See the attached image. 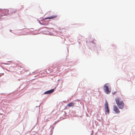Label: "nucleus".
I'll list each match as a JSON object with an SVG mask.
<instances>
[{
    "mask_svg": "<svg viewBox=\"0 0 135 135\" xmlns=\"http://www.w3.org/2000/svg\"><path fill=\"white\" fill-rule=\"evenodd\" d=\"M116 93L115 92H113L112 93V94L114 95Z\"/></svg>",
    "mask_w": 135,
    "mask_h": 135,
    "instance_id": "nucleus-9",
    "label": "nucleus"
},
{
    "mask_svg": "<svg viewBox=\"0 0 135 135\" xmlns=\"http://www.w3.org/2000/svg\"><path fill=\"white\" fill-rule=\"evenodd\" d=\"M74 103L72 102V103H69V104H68L67 105V106L70 107H71L74 106Z\"/></svg>",
    "mask_w": 135,
    "mask_h": 135,
    "instance_id": "nucleus-7",
    "label": "nucleus"
},
{
    "mask_svg": "<svg viewBox=\"0 0 135 135\" xmlns=\"http://www.w3.org/2000/svg\"><path fill=\"white\" fill-rule=\"evenodd\" d=\"M2 64H6V63H2Z\"/></svg>",
    "mask_w": 135,
    "mask_h": 135,
    "instance_id": "nucleus-10",
    "label": "nucleus"
},
{
    "mask_svg": "<svg viewBox=\"0 0 135 135\" xmlns=\"http://www.w3.org/2000/svg\"><path fill=\"white\" fill-rule=\"evenodd\" d=\"M108 84H106L104 86V89L105 92L107 94H109L110 91L109 90L108 85Z\"/></svg>",
    "mask_w": 135,
    "mask_h": 135,
    "instance_id": "nucleus-2",
    "label": "nucleus"
},
{
    "mask_svg": "<svg viewBox=\"0 0 135 135\" xmlns=\"http://www.w3.org/2000/svg\"><path fill=\"white\" fill-rule=\"evenodd\" d=\"M4 74V73H2L0 74V77Z\"/></svg>",
    "mask_w": 135,
    "mask_h": 135,
    "instance_id": "nucleus-8",
    "label": "nucleus"
},
{
    "mask_svg": "<svg viewBox=\"0 0 135 135\" xmlns=\"http://www.w3.org/2000/svg\"><path fill=\"white\" fill-rule=\"evenodd\" d=\"M115 101L117 105L119 108L120 109H123L124 105L123 101L119 98H117L115 99Z\"/></svg>",
    "mask_w": 135,
    "mask_h": 135,
    "instance_id": "nucleus-1",
    "label": "nucleus"
},
{
    "mask_svg": "<svg viewBox=\"0 0 135 135\" xmlns=\"http://www.w3.org/2000/svg\"><path fill=\"white\" fill-rule=\"evenodd\" d=\"M113 110L117 113H119L120 112L118 107L115 105H114L113 107Z\"/></svg>",
    "mask_w": 135,
    "mask_h": 135,
    "instance_id": "nucleus-4",
    "label": "nucleus"
},
{
    "mask_svg": "<svg viewBox=\"0 0 135 135\" xmlns=\"http://www.w3.org/2000/svg\"><path fill=\"white\" fill-rule=\"evenodd\" d=\"M57 17V16L56 15H54L52 16H50L49 17H46L44 18L45 20H47V19H52L53 18H54L56 17Z\"/></svg>",
    "mask_w": 135,
    "mask_h": 135,
    "instance_id": "nucleus-6",
    "label": "nucleus"
},
{
    "mask_svg": "<svg viewBox=\"0 0 135 135\" xmlns=\"http://www.w3.org/2000/svg\"><path fill=\"white\" fill-rule=\"evenodd\" d=\"M105 112L109 114V110L108 109V104L107 101H106L105 104Z\"/></svg>",
    "mask_w": 135,
    "mask_h": 135,
    "instance_id": "nucleus-3",
    "label": "nucleus"
},
{
    "mask_svg": "<svg viewBox=\"0 0 135 135\" xmlns=\"http://www.w3.org/2000/svg\"><path fill=\"white\" fill-rule=\"evenodd\" d=\"M54 91V89H52L49 90H48L46 91L44 94H51Z\"/></svg>",
    "mask_w": 135,
    "mask_h": 135,
    "instance_id": "nucleus-5",
    "label": "nucleus"
}]
</instances>
